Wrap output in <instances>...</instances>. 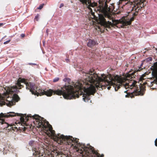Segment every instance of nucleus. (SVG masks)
<instances>
[{
    "mask_svg": "<svg viewBox=\"0 0 157 157\" xmlns=\"http://www.w3.org/2000/svg\"><path fill=\"white\" fill-rule=\"evenodd\" d=\"M152 70V74L155 78L152 82H151V84L153 86L154 84L157 85V62H155L151 67Z\"/></svg>",
    "mask_w": 157,
    "mask_h": 157,
    "instance_id": "8",
    "label": "nucleus"
},
{
    "mask_svg": "<svg viewBox=\"0 0 157 157\" xmlns=\"http://www.w3.org/2000/svg\"><path fill=\"white\" fill-rule=\"evenodd\" d=\"M41 131H43L49 137H51L55 141H59V143H63V141L67 140V141L70 143L75 142L76 144L77 147H78V149L82 148L79 152L81 154H83V151L85 152H87L90 155L91 157H102L103 155L101 156L94 149V147L89 144L88 146L87 147L84 144H80L77 139H75L72 136H65L63 135L57 134L55 133V132L52 129V126L46 120L41 117ZM88 145V144H87Z\"/></svg>",
    "mask_w": 157,
    "mask_h": 157,
    "instance_id": "2",
    "label": "nucleus"
},
{
    "mask_svg": "<svg viewBox=\"0 0 157 157\" xmlns=\"http://www.w3.org/2000/svg\"><path fill=\"white\" fill-rule=\"evenodd\" d=\"M134 19V18L133 17H132L129 21H127L126 20L124 19V21L122 22L123 24H124V25H130L131 24V22Z\"/></svg>",
    "mask_w": 157,
    "mask_h": 157,
    "instance_id": "12",
    "label": "nucleus"
},
{
    "mask_svg": "<svg viewBox=\"0 0 157 157\" xmlns=\"http://www.w3.org/2000/svg\"><path fill=\"white\" fill-rule=\"evenodd\" d=\"M17 115L18 116H21L20 119L21 121L24 122V119L23 117L21 116L23 115L21 113H15L14 112H9L7 113H1L0 114V119H2L1 118L2 117H13Z\"/></svg>",
    "mask_w": 157,
    "mask_h": 157,
    "instance_id": "6",
    "label": "nucleus"
},
{
    "mask_svg": "<svg viewBox=\"0 0 157 157\" xmlns=\"http://www.w3.org/2000/svg\"><path fill=\"white\" fill-rule=\"evenodd\" d=\"M144 89H143V91H142L141 89H140V90H139V89L137 90H136V91H137L138 93V94L139 95H143L144 94Z\"/></svg>",
    "mask_w": 157,
    "mask_h": 157,
    "instance_id": "15",
    "label": "nucleus"
},
{
    "mask_svg": "<svg viewBox=\"0 0 157 157\" xmlns=\"http://www.w3.org/2000/svg\"><path fill=\"white\" fill-rule=\"evenodd\" d=\"M46 32H47V30H46Z\"/></svg>",
    "mask_w": 157,
    "mask_h": 157,
    "instance_id": "34",
    "label": "nucleus"
},
{
    "mask_svg": "<svg viewBox=\"0 0 157 157\" xmlns=\"http://www.w3.org/2000/svg\"><path fill=\"white\" fill-rule=\"evenodd\" d=\"M135 4L139 6V7L141 6V8L143 6V4H142L143 2L141 0L137 1V2L136 3H135Z\"/></svg>",
    "mask_w": 157,
    "mask_h": 157,
    "instance_id": "14",
    "label": "nucleus"
},
{
    "mask_svg": "<svg viewBox=\"0 0 157 157\" xmlns=\"http://www.w3.org/2000/svg\"><path fill=\"white\" fill-rule=\"evenodd\" d=\"M0 125H2L1 128L5 129L8 127V124L3 119H0Z\"/></svg>",
    "mask_w": 157,
    "mask_h": 157,
    "instance_id": "11",
    "label": "nucleus"
},
{
    "mask_svg": "<svg viewBox=\"0 0 157 157\" xmlns=\"http://www.w3.org/2000/svg\"><path fill=\"white\" fill-rule=\"evenodd\" d=\"M97 44L98 43L96 41L94 40L89 39L87 44L88 47H91Z\"/></svg>",
    "mask_w": 157,
    "mask_h": 157,
    "instance_id": "10",
    "label": "nucleus"
},
{
    "mask_svg": "<svg viewBox=\"0 0 157 157\" xmlns=\"http://www.w3.org/2000/svg\"><path fill=\"white\" fill-rule=\"evenodd\" d=\"M80 1L90 10V12H91L92 13V10L91 7L93 8L96 6L97 3L94 2H93L92 0H80Z\"/></svg>",
    "mask_w": 157,
    "mask_h": 157,
    "instance_id": "7",
    "label": "nucleus"
},
{
    "mask_svg": "<svg viewBox=\"0 0 157 157\" xmlns=\"http://www.w3.org/2000/svg\"><path fill=\"white\" fill-rule=\"evenodd\" d=\"M125 96L126 98L128 97L129 95L128 94H127L125 95Z\"/></svg>",
    "mask_w": 157,
    "mask_h": 157,
    "instance_id": "30",
    "label": "nucleus"
},
{
    "mask_svg": "<svg viewBox=\"0 0 157 157\" xmlns=\"http://www.w3.org/2000/svg\"><path fill=\"white\" fill-rule=\"evenodd\" d=\"M141 9V6H140L139 7L138 6H137L136 4H135L133 6V7L132 8V10H134L136 12H138L139 10H140Z\"/></svg>",
    "mask_w": 157,
    "mask_h": 157,
    "instance_id": "13",
    "label": "nucleus"
},
{
    "mask_svg": "<svg viewBox=\"0 0 157 157\" xmlns=\"http://www.w3.org/2000/svg\"><path fill=\"white\" fill-rule=\"evenodd\" d=\"M10 40H7L6 41H5L4 42V44H8V43H9V42L10 41Z\"/></svg>",
    "mask_w": 157,
    "mask_h": 157,
    "instance_id": "22",
    "label": "nucleus"
},
{
    "mask_svg": "<svg viewBox=\"0 0 157 157\" xmlns=\"http://www.w3.org/2000/svg\"><path fill=\"white\" fill-rule=\"evenodd\" d=\"M127 76H128V78H132V75H128Z\"/></svg>",
    "mask_w": 157,
    "mask_h": 157,
    "instance_id": "27",
    "label": "nucleus"
},
{
    "mask_svg": "<svg viewBox=\"0 0 157 157\" xmlns=\"http://www.w3.org/2000/svg\"><path fill=\"white\" fill-rule=\"evenodd\" d=\"M3 24V23H0V26H2Z\"/></svg>",
    "mask_w": 157,
    "mask_h": 157,
    "instance_id": "29",
    "label": "nucleus"
},
{
    "mask_svg": "<svg viewBox=\"0 0 157 157\" xmlns=\"http://www.w3.org/2000/svg\"><path fill=\"white\" fill-rule=\"evenodd\" d=\"M63 6H64V4L63 3H61L60 4V6H59V8H61L62 7H63Z\"/></svg>",
    "mask_w": 157,
    "mask_h": 157,
    "instance_id": "24",
    "label": "nucleus"
},
{
    "mask_svg": "<svg viewBox=\"0 0 157 157\" xmlns=\"http://www.w3.org/2000/svg\"><path fill=\"white\" fill-rule=\"evenodd\" d=\"M29 65H35L36 64L34 63H29Z\"/></svg>",
    "mask_w": 157,
    "mask_h": 157,
    "instance_id": "28",
    "label": "nucleus"
},
{
    "mask_svg": "<svg viewBox=\"0 0 157 157\" xmlns=\"http://www.w3.org/2000/svg\"><path fill=\"white\" fill-rule=\"evenodd\" d=\"M35 143V141L33 140H31L30 141L29 143V145L32 146H33L34 143Z\"/></svg>",
    "mask_w": 157,
    "mask_h": 157,
    "instance_id": "16",
    "label": "nucleus"
},
{
    "mask_svg": "<svg viewBox=\"0 0 157 157\" xmlns=\"http://www.w3.org/2000/svg\"><path fill=\"white\" fill-rule=\"evenodd\" d=\"M127 90H126V91H124V93H126V92L127 91Z\"/></svg>",
    "mask_w": 157,
    "mask_h": 157,
    "instance_id": "31",
    "label": "nucleus"
},
{
    "mask_svg": "<svg viewBox=\"0 0 157 157\" xmlns=\"http://www.w3.org/2000/svg\"><path fill=\"white\" fill-rule=\"evenodd\" d=\"M39 14H37L36 15L35 17V19L36 20V21H38L39 19Z\"/></svg>",
    "mask_w": 157,
    "mask_h": 157,
    "instance_id": "19",
    "label": "nucleus"
},
{
    "mask_svg": "<svg viewBox=\"0 0 157 157\" xmlns=\"http://www.w3.org/2000/svg\"><path fill=\"white\" fill-rule=\"evenodd\" d=\"M6 98H4L1 96L0 94V105L2 106L6 104L7 106L10 107L15 103L13 99L17 101L19 99L18 96L15 94L13 95L12 97H9L7 95H6Z\"/></svg>",
    "mask_w": 157,
    "mask_h": 157,
    "instance_id": "4",
    "label": "nucleus"
},
{
    "mask_svg": "<svg viewBox=\"0 0 157 157\" xmlns=\"http://www.w3.org/2000/svg\"><path fill=\"white\" fill-rule=\"evenodd\" d=\"M151 88H152V89H155V88L154 87H152Z\"/></svg>",
    "mask_w": 157,
    "mask_h": 157,
    "instance_id": "32",
    "label": "nucleus"
},
{
    "mask_svg": "<svg viewBox=\"0 0 157 157\" xmlns=\"http://www.w3.org/2000/svg\"><path fill=\"white\" fill-rule=\"evenodd\" d=\"M65 60L67 63H68L69 62V59L67 58H66L65 59Z\"/></svg>",
    "mask_w": 157,
    "mask_h": 157,
    "instance_id": "26",
    "label": "nucleus"
},
{
    "mask_svg": "<svg viewBox=\"0 0 157 157\" xmlns=\"http://www.w3.org/2000/svg\"><path fill=\"white\" fill-rule=\"evenodd\" d=\"M83 76L84 79V81H83V84L88 85L89 86L84 87L82 83L77 82L75 83H74L73 86H65L60 89L54 90L50 89L47 91L41 90L40 93L37 92L36 88L35 87L34 83L25 82L24 79L18 80L17 84V86L20 88L22 86L21 82L24 83L27 89L29 90L32 94L37 96L39 94H45L47 96H51L54 93V94L59 95H62L65 99H71L75 98L76 97L78 98L79 94H83L82 97H83L82 99L83 101L85 102H88L90 99L89 95L93 94V71L90 70L84 73Z\"/></svg>",
    "mask_w": 157,
    "mask_h": 157,
    "instance_id": "1",
    "label": "nucleus"
},
{
    "mask_svg": "<svg viewBox=\"0 0 157 157\" xmlns=\"http://www.w3.org/2000/svg\"><path fill=\"white\" fill-rule=\"evenodd\" d=\"M43 4L42 5H41L38 7L37 8V9L39 10L41 9L43 7Z\"/></svg>",
    "mask_w": 157,
    "mask_h": 157,
    "instance_id": "20",
    "label": "nucleus"
},
{
    "mask_svg": "<svg viewBox=\"0 0 157 157\" xmlns=\"http://www.w3.org/2000/svg\"><path fill=\"white\" fill-rule=\"evenodd\" d=\"M155 145L156 146H157V138L155 140Z\"/></svg>",
    "mask_w": 157,
    "mask_h": 157,
    "instance_id": "23",
    "label": "nucleus"
},
{
    "mask_svg": "<svg viewBox=\"0 0 157 157\" xmlns=\"http://www.w3.org/2000/svg\"><path fill=\"white\" fill-rule=\"evenodd\" d=\"M111 19L112 21H106L103 16L99 17V21L101 25L105 28L110 29L111 27H113L115 26L118 28H123L124 27V26L127 25L123 24L121 22L124 21V19L115 20L113 19V17Z\"/></svg>",
    "mask_w": 157,
    "mask_h": 157,
    "instance_id": "3",
    "label": "nucleus"
},
{
    "mask_svg": "<svg viewBox=\"0 0 157 157\" xmlns=\"http://www.w3.org/2000/svg\"><path fill=\"white\" fill-rule=\"evenodd\" d=\"M21 36L22 37H24L25 36V34L24 33H22L21 34Z\"/></svg>",
    "mask_w": 157,
    "mask_h": 157,
    "instance_id": "25",
    "label": "nucleus"
},
{
    "mask_svg": "<svg viewBox=\"0 0 157 157\" xmlns=\"http://www.w3.org/2000/svg\"><path fill=\"white\" fill-rule=\"evenodd\" d=\"M59 77H56L54 78L53 79V82H56L59 81Z\"/></svg>",
    "mask_w": 157,
    "mask_h": 157,
    "instance_id": "18",
    "label": "nucleus"
},
{
    "mask_svg": "<svg viewBox=\"0 0 157 157\" xmlns=\"http://www.w3.org/2000/svg\"><path fill=\"white\" fill-rule=\"evenodd\" d=\"M16 86H13L8 88L7 90V92L10 94H13L14 92L16 93L19 90Z\"/></svg>",
    "mask_w": 157,
    "mask_h": 157,
    "instance_id": "9",
    "label": "nucleus"
},
{
    "mask_svg": "<svg viewBox=\"0 0 157 157\" xmlns=\"http://www.w3.org/2000/svg\"><path fill=\"white\" fill-rule=\"evenodd\" d=\"M59 154L58 153H57V155H58Z\"/></svg>",
    "mask_w": 157,
    "mask_h": 157,
    "instance_id": "33",
    "label": "nucleus"
},
{
    "mask_svg": "<svg viewBox=\"0 0 157 157\" xmlns=\"http://www.w3.org/2000/svg\"><path fill=\"white\" fill-rule=\"evenodd\" d=\"M108 6L107 5L106 2L105 3V6L104 7L101 6V5L98 6V7L97 9L98 10L100 11L103 10H104V15H103L100 16L99 17L101 16H103L105 19V17H107L110 20L113 18V15L107 11L108 10ZM108 10H110V9H109Z\"/></svg>",
    "mask_w": 157,
    "mask_h": 157,
    "instance_id": "5",
    "label": "nucleus"
},
{
    "mask_svg": "<svg viewBox=\"0 0 157 157\" xmlns=\"http://www.w3.org/2000/svg\"><path fill=\"white\" fill-rule=\"evenodd\" d=\"M152 58L151 57H149L146 59V60L147 62H149L151 61Z\"/></svg>",
    "mask_w": 157,
    "mask_h": 157,
    "instance_id": "17",
    "label": "nucleus"
},
{
    "mask_svg": "<svg viewBox=\"0 0 157 157\" xmlns=\"http://www.w3.org/2000/svg\"><path fill=\"white\" fill-rule=\"evenodd\" d=\"M70 79L69 78H65L63 79V81L64 82H66L67 81H69Z\"/></svg>",
    "mask_w": 157,
    "mask_h": 157,
    "instance_id": "21",
    "label": "nucleus"
}]
</instances>
